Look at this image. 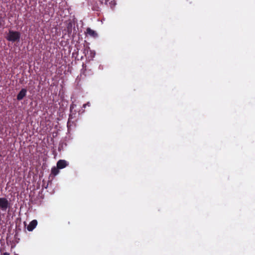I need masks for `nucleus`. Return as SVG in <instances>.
I'll list each match as a JSON object with an SVG mask.
<instances>
[{
	"mask_svg": "<svg viewBox=\"0 0 255 255\" xmlns=\"http://www.w3.org/2000/svg\"><path fill=\"white\" fill-rule=\"evenodd\" d=\"M20 33L18 31L9 30L6 39L11 42L19 41L20 38Z\"/></svg>",
	"mask_w": 255,
	"mask_h": 255,
	"instance_id": "f257e3e1",
	"label": "nucleus"
},
{
	"mask_svg": "<svg viewBox=\"0 0 255 255\" xmlns=\"http://www.w3.org/2000/svg\"><path fill=\"white\" fill-rule=\"evenodd\" d=\"M10 206V202L5 198H0V208L2 211H6V210L9 208Z\"/></svg>",
	"mask_w": 255,
	"mask_h": 255,
	"instance_id": "f03ea898",
	"label": "nucleus"
},
{
	"mask_svg": "<svg viewBox=\"0 0 255 255\" xmlns=\"http://www.w3.org/2000/svg\"><path fill=\"white\" fill-rule=\"evenodd\" d=\"M68 165L67 161L65 160L60 159L57 162V166L58 168L63 169Z\"/></svg>",
	"mask_w": 255,
	"mask_h": 255,
	"instance_id": "7ed1b4c3",
	"label": "nucleus"
},
{
	"mask_svg": "<svg viewBox=\"0 0 255 255\" xmlns=\"http://www.w3.org/2000/svg\"><path fill=\"white\" fill-rule=\"evenodd\" d=\"M27 90L25 88L22 89L17 95V100L20 101L26 96Z\"/></svg>",
	"mask_w": 255,
	"mask_h": 255,
	"instance_id": "20e7f679",
	"label": "nucleus"
},
{
	"mask_svg": "<svg viewBox=\"0 0 255 255\" xmlns=\"http://www.w3.org/2000/svg\"><path fill=\"white\" fill-rule=\"evenodd\" d=\"M37 225V221L36 220H33L31 221L27 227L28 231H32L36 227Z\"/></svg>",
	"mask_w": 255,
	"mask_h": 255,
	"instance_id": "39448f33",
	"label": "nucleus"
},
{
	"mask_svg": "<svg viewBox=\"0 0 255 255\" xmlns=\"http://www.w3.org/2000/svg\"><path fill=\"white\" fill-rule=\"evenodd\" d=\"M87 34L93 37H96L97 36V33L94 30L91 29L90 28H88L86 30Z\"/></svg>",
	"mask_w": 255,
	"mask_h": 255,
	"instance_id": "423d86ee",
	"label": "nucleus"
},
{
	"mask_svg": "<svg viewBox=\"0 0 255 255\" xmlns=\"http://www.w3.org/2000/svg\"><path fill=\"white\" fill-rule=\"evenodd\" d=\"M59 168H58L57 166L56 167H54L52 168L51 174H52L53 176H56L59 172Z\"/></svg>",
	"mask_w": 255,
	"mask_h": 255,
	"instance_id": "0eeeda50",
	"label": "nucleus"
},
{
	"mask_svg": "<svg viewBox=\"0 0 255 255\" xmlns=\"http://www.w3.org/2000/svg\"><path fill=\"white\" fill-rule=\"evenodd\" d=\"M73 119V115H70L69 117V119H68V124H69L71 122L73 123V121H72Z\"/></svg>",
	"mask_w": 255,
	"mask_h": 255,
	"instance_id": "6e6552de",
	"label": "nucleus"
},
{
	"mask_svg": "<svg viewBox=\"0 0 255 255\" xmlns=\"http://www.w3.org/2000/svg\"><path fill=\"white\" fill-rule=\"evenodd\" d=\"M90 105V103H88L87 104H84L83 107V108H85L86 106H89Z\"/></svg>",
	"mask_w": 255,
	"mask_h": 255,
	"instance_id": "1a4fd4ad",
	"label": "nucleus"
},
{
	"mask_svg": "<svg viewBox=\"0 0 255 255\" xmlns=\"http://www.w3.org/2000/svg\"><path fill=\"white\" fill-rule=\"evenodd\" d=\"M3 255H10L9 253L5 252L3 254Z\"/></svg>",
	"mask_w": 255,
	"mask_h": 255,
	"instance_id": "9d476101",
	"label": "nucleus"
},
{
	"mask_svg": "<svg viewBox=\"0 0 255 255\" xmlns=\"http://www.w3.org/2000/svg\"><path fill=\"white\" fill-rule=\"evenodd\" d=\"M73 108V106H71V107H70V111H71V110H72V108Z\"/></svg>",
	"mask_w": 255,
	"mask_h": 255,
	"instance_id": "9b49d317",
	"label": "nucleus"
},
{
	"mask_svg": "<svg viewBox=\"0 0 255 255\" xmlns=\"http://www.w3.org/2000/svg\"><path fill=\"white\" fill-rule=\"evenodd\" d=\"M1 156V154H0V157Z\"/></svg>",
	"mask_w": 255,
	"mask_h": 255,
	"instance_id": "f8f14e48",
	"label": "nucleus"
}]
</instances>
